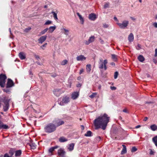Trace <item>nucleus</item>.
Instances as JSON below:
<instances>
[{"label": "nucleus", "instance_id": "f257e3e1", "mask_svg": "<svg viewBox=\"0 0 157 157\" xmlns=\"http://www.w3.org/2000/svg\"><path fill=\"white\" fill-rule=\"evenodd\" d=\"M110 117L106 113L101 115L98 117L94 121V124L95 129L100 128L103 130L105 129L107 124L109 122Z\"/></svg>", "mask_w": 157, "mask_h": 157}, {"label": "nucleus", "instance_id": "f03ea898", "mask_svg": "<svg viewBox=\"0 0 157 157\" xmlns=\"http://www.w3.org/2000/svg\"><path fill=\"white\" fill-rule=\"evenodd\" d=\"M56 126L52 123H49L47 124L44 128L45 132L51 133L54 132L56 129Z\"/></svg>", "mask_w": 157, "mask_h": 157}, {"label": "nucleus", "instance_id": "7ed1b4c3", "mask_svg": "<svg viewBox=\"0 0 157 157\" xmlns=\"http://www.w3.org/2000/svg\"><path fill=\"white\" fill-rule=\"evenodd\" d=\"M108 62L107 59H105L103 61L102 59H100V61L98 62L99 68L100 69H103L104 67V70H106L107 69L106 64Z\"/></svg>", "mask_w": 157, "mask_h": 157}, {"label": "nucleus", "instance_id": "20e7f679", "mask_svg": "<svg viewBox=\"0 0 157 157\" xmlns=\"http://www.w3.org/2000/svg\"><path fill=\"white\" fill-rule=\"evenodd\" d=\"M117 24L119 28L121 29H125L126 28L129 24V21L126 20H123L121 23H117Z\"/></svg>", "mask_w": 157, "mask_h": 157}, {"label": "nucleus", "instance_id": "39448f33", "mask_svg": "<svg viewBox=\"0 0 157 157\" xmlns=\"http://www.w3.org/2000/svg\"><path fill=\"white\" fill-rule=\"evenodd\" d=\"M6 79V76L5 75L2 74L0 75V86L1 87H4Z\"/></svg>", "mask_w": 157, "mask_h": 157}, {"label": "nucleus", "instance_id": "423d86ee", "mask_svg": "<svg viewBox=\"0 0 157 157\" xmlns=\"http://www.w3.org/2000/svg\"><path fill=\"white\" fill-rule=\"evenodd\" d=\"M53 123L57 127L59 126L64 124V122L61 120L59 119H56L53 121Z\"/></svg>", "mask_w": 157, "mask_h": 157}, {"label": "nucleus", "instance_id": "0eeeda50", "mask_svg": "<svg viewBox=\"0 0 157 157\" xmlns=\"http://www.w3.org/2000/svg\"><path fill=\"white\" fill-rule=\"evenodd\" d=\"M53 92L56 96L58 97L63 92V91L61 89H56L53 90Z\"/></svg>", "mask_w": 157, "mask_h": 157}, {"label": "nucleus", "instance_id": "6e6552de", "mask_svg": "<svg viewBox=\"0 0 157 157\" xmlns=\"http://www.w3.org/2000/svg\"><path fill=\"white\" fill-rule=\"evenodd\" d=\"M65 151L62 148H60L58 150V155L62 157H65Z\"/></svg>", "mask_w": 157, "mask_h": 157}, {"label": "nucleus", "instance_id": "1a4fd4ad", "mask_svg": "<svg viewBox=\"0 0 157 157\" xmlns=\"http://www.w3.org/2000/svg\"><path fill=\"white\" fill-rule=\"evenodd\" d=\"M14 85V83L13 81L10 79L9 78L6 84L7 88H10Z\"/></svg>", "mask_w": 157, "mask_h": 157}, {"label": "nucleus", "instance_id": "9d476101", "mask_svg": "<svg viewBox=\"0 0 157 157\" xmlns=\"http://www.w3.org/2000/svg\"><path fill=\"white\" fill-rule=\"evenodd\" d=\"M47 36L46 35L41 36L38 39V43L39 44H42L46 39Z\"/></svg>", "mask_w": 157, "mask_h": 157}, {"label": "nucleus", "instance_id": "9b49d317", "mask_svg": "<svg viewBox=\"0 0 157 157\" xmlns=\"http://www.w3.org/2000/svg\"><path fill=\"white\" fill-rule=\"evenodd\" d=\"M95 37L94 36L90 37L88 41H86L85 43L86 45H88L90 43L94 41Z\"/></svg>", "mask_w": 157, "mask_h": 157}, {"label": "nucleus", "instance_id": "f8f14e48", "mask_svg": "<svg viewBox=\"0 0 157 157\" xmlns=\"http://www.w3.org/2000/svg\"><path fill=\"white\" fill-rule=\"evenodd\" d=\"M77 61H84L86 60V58L83 55H79L76 57Z\"/></svg>", "mask_w": 157, "mask_h": 157}, {"label": "nucleus", "instance_id": "ddd939ff", "mask_svg": "<svg viewBox=\"0 0 157 157\" xmlns=\"http://www.w3.org/2000/svg\"><path fill=\"white\" fill-rule=\"evenodd\" d=\"M78 95L79 94L78 92H74L71 95V98L74 100L75 99L78 97Z\"/></svg>", "mask_w": 157, "mask_h": 157}, {"label": "nucleus", "instance_id": "4468645a", "mask_svg": "<svg viewBox=\"0 0 157 157\" xmlns=\"http://www.w3.org/2000/svg\"><path fill=\"white\" fill-rule=\"evenodd\" d=\"M96 15L94 13L90 14L89 15V19L92 21H94L96 18Z\"/></svg>", "mask_w": 157, "mask_h": 157}, {"label": "nucleus", "instance_id": "2eb2a0df", "mask_svg": "<svg viewBox=\"0 0 157 157\" xmlns=\"http://www.w3.org/2000/svg\"><path fill=\"white\" fill-rule=\"evenodd\" d=\"M69 98L66 96L63 98L62 100V103L66 104L69 102Z\"/></svg>", "mask_w": 157, "mask_h": 157}, {"label": "nucleus", "instance_id": "dca6fc26", "mask_svg": "<svg viewBox=\"0 0 157 157\" xmlns=\"http://www.w3.org/2000/svg\"><path fill=\"white\" fill-rule=\"evenodd\" d=\"M19 56L21 59H25V54L23 52H20L19 54Z\"/></svg>", "mask_w": 157, "mask_h": 157}, {"label": "nucleus", "instance_id": "f3484780", "mask_svg": "<svg viewBox=\"0 0 157 157\" xmlns=\"http://www.w3.org/2000/svg\"><path fill=\"white\" fill-rule=\"evenodd\" d=\"M0 101L3 102L4 103V104L9 103L8 100L5 97H3V98H0Z\"/></svg>", "mask_w": 157, "mask_h": 157}, {"label": "nucleus", "instance_id": "a211bd4d", "mask_svg": "<svg viewBox=\"0 0 157 157\" xmlns=\"http://www.w3.org/2000/svg\"><path fill=\"white\" fill-rule=\"evenodd\" d=\"M128 40L129 42H132L134 40V36L132 33H130L128 36Z\"/></svg>", "mask_w": 157, "mask_h": 157}, {"label": "nucleus", "instance_id": "6ab92c4d", "mask_svg": "<svg viewBox=\"0 0 157 157\" xmlns=\"http://www.w3.org/2000/svg\"><path fill=\"white\" fill-rule=\"evenodd\" d=\"M56 27L55 26H50L48 32L50 33H52L56 29Z\"/></svg>", "mask_w": 157, "mask_h": 157}, {"label": "nucleus", "instance_id": "aec40b11", "mask_svg": "<svg viewBox=\"0 0 157 157\" xmlns=\"http://www.w3.org/2000/svg\"><path fill=\"white\" fill-rule=\"evenodd\" d=\"M67 141V139L63 136H62L59 138V141L61 142H64Z\"/></svg>", "mask_w": 157, "mask_h": 157}, {"label": "nucleus", "instance_id": "412c9836", "mask_svg": "<svg viewBox=\"0 0 157 157\" xmlns=\"http://www.w3.org/2000/svg\"><path fill=\"white\" fill-rule=\"evenodd\" d=\"M77 14L79 17V19L80 21V22L81 24H83L84 22V20L83 18L78 13H77Z\"/></svg>", "mask_w": 157, "mask_h": 157}, {"label": "nucleus", "instance_id": "4be33fe9", "mask_svg": "<svg viewBox=\"0 0 157 157\" xmlns=\"http://www.w3.org/2000/svg\"><path fill=\"white\" fill-rule=\"evenodd\" d=\"M122 146L123 147V148L121 152V154L122 155L126 153L127 152L126 147L124 145H122Z\"/></svg>", "mask_w": 157, "mask_h": 157}, {"label": "nucleus", "instance_id": "5701e85b", "mask_svg": "<svg viewBox=\"0 0 157 157\" xmlns=\"http://www.w3.org/2000/svg\"><path fill=\"white\" fill-rule=\"evenodd\" d=\"M138 59L141 62H143L145 60L144 57L143 56L141 55H139L138 56Z\"/></svg>", "mask_w": 157, "mask_h": 157}, {"label": "nucleus", "instance_id": "b1692460", "mask_svg": "<svg viewBox=\"0 0 157 157\" xmlns=\"http://www.w3.org/2000/svg\"><path fill=\"white\" fill-rule=\"evenodd\" d=\"M75 144L74 143H71L69 145L68 149L70 151H72L74 149Z\"/></svg>", "mask_w": 157, "mask_h": 157}, {"label": "nucleus", "instance_id": "393cba45", "mask_svg": "<svg viewBox=\"0 0 157 157\" xmlns=\"http://www.w3.org/2000/svg\"><path fill=\"white\" fill-rule=\"evenodd\" d=\"M152 140L155 145L157 147V136L153 138Z\"/></svg>", "mask_w": 157, "mask_h": 157}, {"label": "nucleus", "instance_id": "a878e982", "mask_svg": "<svg viewBox=\"0 0 157 157\" xmlns=\"http://www.w3.org/2000/svg\"><path fill=\"white\" fill-rule=\"evenodd\" d=\"M151 129L153 131H155L157 129V126L155 124H153L150 126Z\"/></svg>", "mask_w": 157, "mask_h": 157}, {"label": "nucleus", "instance_id": "bb28decb", "mask_svg": "<svg viewBox=\"0 0 157 157\" xmlns=\"http://www.w3.org/2000/svg\"><path fill=\"white\" fill-rule=\"evenodd\" d=\"M9 107V104H5L3 106V110L4 111H6L8 109Z\"/></svg>", "mask_w": 157, "mask_h": 157}, {"label": "nucleus", "instance_id": "cd10ccee", "mask_svg": "<svg viewBox=\"0 0 157 157\" xmlns=\"http://www.w3.org/2000/svg\"><path fill=\"white\" fill-rule=\"evenodd\" d=\"M21 150H19L16 151L15 152V156H19L21 155Z\"/></svg>", "mask_w": 157, "mask_h": 157}, {"label": "nucleus", "instance_id": "c85d7f7f", "mask_svg": "<svg viewBox=\"0 0 157 157\" xmlns=\"http://www.w3.org/2000/svg\"><path fill=\"white\" fill-rule=\"evenodd\" d=\"M86 71L88 73H89L91 70V65L90 64H87L86 65Z\"/></svg>", "mask_w": 157, "mask_h": 157}, {"label": "nucleus", "instance_id": "c756f323", "mask_svg": "<svg viewBox=\"0 0 157 157\" xmlns=\"http://www.w3.org/2000/svg\"><path fill=\"white\" fill-rule=\"evenodd\" d=\"M51 13L53 14L54 19L56 20H57L58 17H57V13L54 11H52Z\"/></svg>", "mask_w": 157, "mask_h": 157}, {"label": "nucleus", "instance_id": "7c9ffc66", "mask_svg": "<svg viewBox=\"0 0 157 157\" xmlns=\"http://www.w3.org/2000/svg\"><path fill=\"white\" fill-rule=\"evenodd\" d=\"M57 148V146L52 147L50 148L48 150L49 152L51 153L52 151H53L55 149H56Z\"/></svg>", "mask_w": 157, "mask_h": 157}, {"label": "nucleus", "instance_id": "2f4dec72", "mask_svg": "<svg viewBox=\"0 0 157 157\" xmlns=\"http://www.w3.org/2000/svg\"><path fill=\"white\" fill-rule=\"evenodd\" d=\"M92 132L90 131H88L87 133L85 134V136H91Z\"/></svg>", "mask_w": 157, "mask_h": 157}, {"label": "nucleus", "instance_id": "473e14b6", "mask_svg": "<svg viewBox=\"0 0 157 157\" xmlns=\"http://www.w3.org/2000/svg\"><path fill=\"white\" fill-rule=\"evenodd\" d=\"M48 30V28L45 29H44L41 31V32L40 33V35H42L44 34L46 32H47Z\"/></svg>", "mask_w": 157, "mask_h": 157}, {"label": "nucleus", "instance_id": "72a5a7b5", "mask_svg": "<svg viewBox=\"0 0 157 157\" xmlns=\"http://www.w3.org/2000/svg\"><path fill=\"white\" fill-rule=\"evenodd\" d=\"M67 63V61L66 59H64L61 62V64L62 65H66Z\"/></svg>", "mask_w": 157, "mask_h": 157}, {"label": "nucleus", "instance_id": "f704fd0d", "mask_svg": "<svg viewBox=\"0 0 157 157\" xmlns=\"http://www.w3.org/2000/svg\"><path fill=\"white\" fill-rule=\"evenodd\" d=\"M8 88L6 87V89L3 90L4 91L8 93H10V90L8 89Z\"/></svg>", "mask_w": 157, "mask_h": 157}, {"label": "nucleus", "instance_id": "c9c22d12", "mask_svg": "<svg viewBox=\"0 0 157 157\" xmlns=\"http://www.w3.org/2000/svg\"><path fill=\"white\" fill-rule=\"evenodd\" d=\"M112 58L114 60V61H116L117 60V56L114 54H112Z\"/></svg>", "mask_w": 157, "mask_h": 157}, {"label": "nucleus", "instance_id": "e433bc0d", "mask_svg": "<svg viewBox=\"0 0 157 157\" xmlns=\"http://www.w3.org/2000/svg\"><path fill=\"white\" fill-rule=\"evenodd\" d=\"M52 22L50 20H48L46 21V22L44 23L45 25H48L51 24L52 23Z\"/></svg>", "mask_w": 157, "mask_h": 157}, {"label": "nucleus", "instance_id": "4c0bfd02", "mask_svg": "<svg viewBox=\"0 0 157 157\" xmlns=\"http://www.w3.org/2000/svg\"><path fill=\"white\" fill-rule=\"evenodd\" d=\"M47 45V43H45V44H43V45L41 46L40 47V48L42 49L43 50H44V48H45L46 47V46Z\"/></svg>", "mask_w": 157, "mask_h": 157}, {"label": "nucleus", "instance_id": "58836bf2", "mask_svg": "<svg viewBox=\"0 0 157 157\" xmlns=\"http://www.w3.org/2000/svg\"><path fill=\"white\" fill-rule=\"evenodd\" d=\"M63 29L65 31V34L66 35H68V33L69 32V30L68 29H67L64 28H63Z\"/></svg>", "mask_w": 157, "mask_h": 157}, {"label": "nucleus", "instance_id": "ea45409f", "mask_svg": "<svg viewBox=\"0 0 157 157\" xmlns=\"http://www.w3.org/2000/svg\"><path fill=\"white\" fill-rule=\"evenodd\" d=\"M29 145L32 149H34L36 148L35 145L33 143L30 144Z\"/></svg>", "mask_w": 157, "mask_h": 157}, {"label": "nucleus", "instance_id": "a19ab883", "mask_svg": "<svg viewBox=\"0 0 157 157\" xmlns=\"http://www.w3.org/2000/svg\"><path fill=\"white\" fill-rule=\"evenodd\" d=\"M137 150V148L135 147H133L132 148L131 151L132 152H134Z\"/></svg>", "mask_w": 157, "mask_h": 157}, {"label": "nucleus", "instance_id": "79ce46f5", "mask_svg": "<svg viewBox=\"0 0 157 157\" xmlns=\"http://www.w3.org/2000/svg\"><path fill=\"white\" fill-rule=\"evenodd\" d=\"M109 3H106L104 5V8L105 9L109 7Z\"/></svg>", "mask_w": 157, "mask_h": 157}, {"label": "nucleus", "instance_id": "37998d69", "mask_svg": "<svg viewBox=\"0 0 157 157\" xmlns=\"http://www.w3.org/2000/svg\"><path fill=\"white\" fill-rule=\"evenodd\" d=\"M118 74V73L117 71H116L114 73V78L115 79H116L117 78Z\"/></svg>", "mask_w": 157, "mask_h": 157}, {"label": "nucleus", "instance_id": "c03bdc74", "mask_svg": "<svg viewBox=\"0 0 157 157\" xmlns=\"http://www.w3.org/2000/svg\"><path fill=\"white\" fill-rule=\"evenodd\" d=\"M96 93H93L92 95H90L89 97L91 98H93L96 96Z\"/></svg>", "mask_w": 157, "mask_h": 157}, {"label": "nucleus", "instance_id": "a18cd8bd", "mask_svg": "<svg viewBox=\"0 0 157 157\" xmlns=\"http://www.w3.org/2000/svg\"><path fill=\"white\" fill-rule=\"evenodd\" d=\"M31 27H28L25 29H24V31L26 32H28L30 30H31Z\"/></svg>", "mask_w": 157, "mask_h": 157}, {"label": "nucleus", "instance_id": "49530a36", "mask_svg": "<svg viewBox=\"0 0 157 157\" xmlns=\"http://www.w3.org/2000/svg\"><path fill=\"white\" fill-rule=\"evenodd\" d=\"M141 48V46L139 44H138L137 46L136 47V49L137 50H140Z\"/></svg>", "mask_w": 157, "mask_h": 157}, {"label": "nucleus", "instance_id": "de8ad7c7", "mask_svg": "<svg viewBox=\"0 0 157 157\" xmlns=\"http://www.w3.org/2000/svg\"><path fill=\"white\" fill-rule=\"evenodd\" d=\"M110 89L112 90H115L117 89L116 87H115V86H110Z\"/></svg>", "mask_w": 157, "mask_h": 157}, {"label": "nucleus", "instance_id": "09e8293b", "mask_svg": "<svg viewBox=\"0 0 157 157\" xmlns=\"http://www.w3.org/2000/svg\"><path fill=\"white\" fill-rule=\"evenodd\" d=\"M34 56L37 59H40V57L39 56L36 55L35 54H34Z\"/></svg>", "mask_w": 157, "mask_h": 157}, {"label": "nucleus", "instance_id": "8fccbe9b", "mask_svg": "<svg viewBox=\"0 0 157 157\" xmlns=\"http://www.w3.org/2000/svg\"><path fill=\"white\" fill-rule=\"evenodd\" d=\"M103 27L105 28H107L108 27V25L107 24L105 23L103 24Z\"/></svg>", "mask_w": 157, "mask_h": 157}, {"label": "nucleus", "instance_id": "3c124183", "mask_svg": "<svg viewBox=\"0 0 157 157\" xmlns=\"http://www.w3.org/2000/svg\"><path fill=\"white\" fill-rule=\"evenodd\" d=\"M150 154L151 155H153L154 153V151L151 150V149H150Z\"/></svg>", "mask_w": 157, "mask_h": 157}, {"label": "nucleus", "instance_id": "603ef678", "mask_svg": "<svg viewBox=\"0 0 157 157\" xmlns=\"http://www.w3.org/2000/svg\"><path fill=\"white\" fill-rule=\"evenodd\" d=\"M153 25L156 28H157V23L155 22L153 24Z\"/></svg>", "mask_w": 157, "mask_h": 157}, {"label": "nucleus", "instance_id": "864d4df0", "mask_svg": "<svg viewBox=\"0 0 157 157\" xmlns=\"http://www.w3.org/2000/svg\"><path fill=\"white\" fill-rule=\"evenodd\" d=\"M155 56H157V48L155 50Z\"/></svg>", "mask_w": 157, "mask_h": 157}, {"label": "nucleus", "instance_id": "5fc2aeb1", "mask_svg": "<svg viewBox=\"0 0 157 157\" xmlns=\"http://www.w3.org/2000/svg\"><path fill=\"white\" fill-rule=\"evenodd\" d=\"M100 42L101 44H103L104 43V41L101 39V38L100 39Z\"/></svg>", "mask_w": 157, "mask_h": 157}, {"label": "nucleus", "instance_id": "6e6d98bb", "mask_svg": "<svg viewBox=\"0 0 157 157\" xmlns=\"http://www.w3.org/2000/svg\"><path fill=\"white\" fill-rule=\"evenodd\" d=\"M114 19L116 21H117V23H119V21L118 20V19H117V17H114Z\"/></svg>", "mask_w": 157, "mask_h": 157}, {"label": "nucleus", "instance_id": "4d7b16f0", "mask_svg": "<svg viewBox=\"0 0 157 157\" xmlns=\"http://www.w3.org/2000/svg\"><path fill=\"white\" fill-rule=\"evenodd\" d=\"M10 38H12V39H13L14 36H13V34L12 33H10Z\"/></svg>", "mask_w": 157, "mask_h": 157}, {"label": "nucleus", "instance_id": "13d9d810", "mask_svg": "<svg viewBox=\"0 0 157 157\" xmlns=\"http://www.w3.org/2000/svg\"><path fill=\"white\" fill-rule=\"evenodd\" d=\"M82 84L80 83L78 84L76 86L78 87H80L81 86Z\"/></svg>", "mask_w": 157, "mask_h": 157}, {"label": "nucleus", "instance_id": "bf43d9fd", "mask_svg": "<svg viewBox=\"0 0 157 157\" xmlns=\"http://www.w3.org/2000/svg\"><path fill=\"white\" fill-rule=\"evenodd\" d=\"M4 157H10L7 154H6L4 155Z\"/></svg>", "mask_w": 157, "mask_h": 157}, {"label": "nucleus", "instance_id": "052dcab7", "mask_svg": "<svg viewBox=\"0 0 157 157\" xmlns=\"http://www.w3.org/2000/svg\"><path fill=\"white\" fill-rule=\"evenodd\" d=\"M147 119H148V118L147 117H144L143 121H145L147 120Z\"/></svg>", "mask_w": 157, "mask_h": 157}, {"label": "nucleus", "instance_id": "680f3d73", "mask_svg": "<svg viewBox=\"0 0 157 157\" xmlns=\"http://www.w3.org/2000/svg\"><path fill=\"white\" fill-rule=\"evenodd\" d=\"M153 61L155 63H157V61L155 59H153Z\"/></svg>", "mask_w": 157, "mask_h": 157}, {"label": "nucleus", "instance_id": "e2e57ef3", "mask_svg": "<svg viewBox=\"0 0 157 157\" xmlns=\"http://www.w3.org/2000/svg\"><path fill=\"white\" fill-rule=\"evenodd\" d=\"M83 72V69L80 70L79 72V74H81Z\"/></svg>", "mask_w": 157, "mask_h": 157}, {"label": "nucleus", "instance_id": "0e129e2a", "mask_svg": "<svg viewBox=\"0 0 157 157\" xmlns=\"http://www.w3.org/2000/svg\"><path fill=\"white\" fill-rule=\"evenodd\" d=\"M123 111L125 113H127V111L126 109H124L123 110Z\"/></svg>", "mask_w": 157, "mask_h": 157}, {"label": "nucleus", "instance_id": "69168bd1", "mask_svg": "<svg viewBox=\"0 0 157 157\" xmlns=\"http://www.w3.org/2000/svg\"><path fill=\"white\" fill-rule=\"evenodd\" d=\"M140 127H141V126H140V125H138L136 126L135 127V128H140Z\"/></svg>", "mask_w": 157, "mask_h": 157}, {"label": "nucleus", "instance_id": "338daca9", "mask_svg": "<svg viewBox=\"0 0 157 157\" xmlns=\"http://www.w3.org/2000/svg\"><path fill=\"white\" fill-rule=\"evenodd\" d=\"M110 64L112 66H115V64L113 62H112L110 63Z\"/></svg>", "mask_w": 157, "mask_h": 157}, {"label": "nucleus", "instance_id": "774afa93", "mask_svg": "<svg viewBox=\"0 0 157 157\" xmlns=\"http://www.w3.org/2000/svg\"><path fill=\"white\" fill-rule=\"evenodd\" d=\"M97 140H101V137L100 136H98L97 137Z\"/></svg>", "mask_w": 157, "mask_h": 157}]
</instances>
